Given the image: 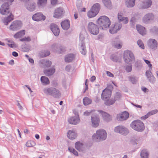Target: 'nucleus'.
<instances>
[{"label": "nucleus", "instance_id": "nucleus-1", "mask_svg": "<svg viewBox=\"0 0 158 158\" xmlns=\"http://www.w3.org/2000/svg\"><path fill=\"white\" fill-rule=\"evenodd\" d=\"M44 94L47 96H51L56 98L61 97V93L59 90L54 87H46L43 89Z\"/></svg>", "mask_w": 158, "mask_h": 158}, {"label": "nucleus", "instance_id": "nucleus-2", "mask_svg": "<svg viewBox=\"0 0 158 158\" xmlns=\"http://www.w3.org/2000/svg\"><path fill=\"white\" fill-rule=\"evenodd\" d=\"M107 133L105 130L100 129L97 131L96 133L94 134L92 138L93 140L99 142L105 140L107 137Z\"/></svg>", "mask_w": 158, "mask_h": 158}, {"label": "nucleus", "instance_id": "nucleus-3", "mask_svg": "<svg viewBox=\"0 0 158 158\" xmlns=\"http://www.w3.org/2000/svg\"><path fill=\"white\" fill-rule=\"evenodd\" d=\"M97 23L102 29L109 27L110 24L109 18L105 15L100 17L97 21Z\"/></svg>", "mask_w": 158, "mask_h": 158}, {"label": "nucleus", "instance_id": "nucleus-4", "mask_svg": "<svg viewBox=\"0 0 158 158\" xmlns=\"http://www.w3.org/2000/svg\"><path fill=\"white\" fill-rule=\"evenodd\" d=\"M130 126L134 130L139 132L143 131L145 129L143 123L139 120L133 121L131 123Z\"/></svg>", "mask_w": 158, "mask_h": 158}, {"label": "nucleus", "instance_id": "nucleus-5", "mask_svg": "<svg viewBox=\"0 0 158 158\" xmlns=\"http://www.w3.org/2000/svg\"><path fill=\"white\" fill-rule=\"evenodd\" d=\"M123 59L125 62L129 64L134 62L135 58L133 53L131 51L127 50L124 53Z\"/></svg>", "mask_w": 158, "mask_h": 158}, {"label": "nucleus", "instance_id": "nucleus-6", "mask_svg": "<svg viewBox=\"0 0 158 158\" xmlns=\"http://www.w3.org/2000/svg\"><path fill=\"white\" fill-rule=\"evenodd\" d=\"M89 31L92 34L97 35L99 33V30L97 26L93 23L89 22L88 24Z\"/></svg>", "mask_w": 158, "mask_h": 158}, {"label": "nucleus", "instance_id": "nucleus-7", "mask_svg": "<svg viewBox=\"0 0 158 158\" xmlns=\"http://www.w3.org/2000/svg\"><path fill=\"white\" fill-rule=\"evenodd\" d=\"M114 131L121 135H126L129 133L128 130L125 127L122 125L117 126L114 129Z\"/></svg>", "mask_w": 158, "mask_h": 158}, {"label": "nucleus", "instance_id": "nucleus-8", "mask_svg": "<svg viewBox=\"0 0 158 158\" xmlns=\"http://www.w3.org/2000/svg\"><path fill=\"white\" fill-rule=\"evenodd\" d=\"M10 11V6L7 2L3 4L0 8V13L2 15H6Z\"/></svg>", "mask_w": 158, "mask_h": 158}, {"label": "nucleus", "instance_id": "nucleus-9", "mask_svg": "<svg viewBox=\"0 0 158 158\" xmlns=\"http://www.w3.org/2000/svg\"><path fill=\"white\" fill-rule=\"evenodd\" d=\"M154 19V15L152 13H149L146 14L142 19L143 23L148 24L153 20Z\"/></svg>", "mask_w": 158, "mask_h": 158}, {"label": "nucleus", "instance_id": "nucleus-10", "mask_svg": "<svg viewBox=\"0 0 158 158\" xmlns=\"http://www.w3.org/2000/svg\"><path fill=\"white\" fill-rule=\"evenodd\" d=\"M51 48L54 51L60 53L64 52L65 50V47L60 44H53L51 46Z\"/></svg>", "mask_w": 158, "mask_h": 158}, {"label": "nucleus", "instance_id": "nucleus-11", "mask_svg": "<svg viewBox=\"0 0 158 158\" xmlns=\"http://www.w3.org/2000/svg\"><path fill=\"white\" fill-rule=\"evenodd\" d=\"M22 26L21 22L15 21L13 22L10 27V29L13 31H16L20 29Z\"/></svg>", "mask_w": 158, "mask_h": 158}, {"label": "nucleus", "instance_id": "nucleus-12", "mask_svg": "<svg viewBox=\"0 0 158 158\" xmlns=\"http://www.w3.org/2000/svg\"><path fill=\"white\" fill-rule=\"evenodd\" d=\"M129 117V113L124 111L117 115L116 118L118 121H122L126 120Z\"/></svg>", "mask_w": 158, "mask_h": 158}, {"label": "nucleus", "instance_id": "nucleus-13", "mask_svg": "<svg viewBox=\"0 0 158 158\" xmlns=\"http://www.w3.org/2000/svg\"><path fill=\"white\" fill-rule=\"evenodd\" d=\"M122 27V24L120 23H116L114 26H111V27L109 31L112 34L116 33Z\"/></svg>", "mask_w": 158, "mask_h": 158}, {"label": "nucleus", "instance_id": "nucleus-14", "mask_svg": "<svg viewBox=\"0 0 158 158\" xmlns=\"http://www.w3.org/2000/svg\"><path fill=\"white\" fill-rule=\"evenodd\" d=\"M91 120L92 126L93 127H97L99 123V118L97 115H94L91 116Z\"/></svg>", "mask_w": 158, "mask_h": 158}, {"label": "nucleus", "instance_id": "nucleus-15", "mask_svg": "<svg viewBox=\"0 0 158 158\" xmlns=\"http://www.w3.org/2000/svg\"><path fill=\"white\" fill-rule=\"evenodd\" d=\"M148 46L152 49L155 50L157 47L158 44L157 41L154 39H150L148 42Z\"/></svg>", "mask_w": 158, "mask_h": 158}, {"label": "nucleus", "instance_id": "nucleus-16", "mask_svg": "<svg viewBox=\"0 0 158 158\" xmlns=\"http://www.w3.org/2000/svg\"><path fill=\"white\" fill-rule=\"evenodd\" d=\"M64 14V10L62 7H59L55 9L53 17L58 18Z\"/></svg>", "mask_w": 158, "mask_h": 158}, {"label": "nucleus", "instance_id": "nucleus-17", "mask_svg": "<svg viewBox=\"0 0 158 158\" xmlns=\"http://www.w3.org/2000/svg\"><path fill=\"white\" fill-rule=\"evenodd\" d=\"M69 123L73 125H76L80 122V119L78 115L69 118L68 120Z\"/></svg>", "mask_w": 158, "mask_h": 158}, {"label": "nucleus", "instance_id": "nucleus-18", "mask_svg": "<svg viewBox=\"0 0 158 158\" xmlns=\"http://www.w3.org/2000/svg\"><path fill=\"white\" fill-rule=\"evenodd\" d=\"M46 17L44 15L41 13H36L34 14L32 16V19L34 20L35 21H39L42 20H45Z\"/></svg>", "mask_w": 158, "mask_h": 158}, {"label": "nucleus", "instance_id": "nucleus-19", "mask_svg": "<svg viewBox=\"0 0 158 158\" xmlns=\"http://www.w3.org/2000/svg\"><path fill=\"white\" fill-rule=\"evenodd\" d=\"M50 29L55 36L59 35L60 30L57 25L54 23H52L50 25Z\"/></svg>", "mask_w": 158, "mask_h": 158}, {"label": "nucleus", "instance_id": "nucleus-20", "mask_svg": "<svg viewBox=\"0 0 158 158\" xmlns=\"http://www.w3.org/2000/svg\"><path fill=\"white\" fill-rule=\"evenodd\" d=\"M98 112L101 114L103 119L104 121L108 122L111 120V117L108 113L101 110H98Z\"/></svg>", "mask_w": 158, "mask_h": 158}, {"label": "nucleus", "instance_id": "nucleus-21", "mask_svg": "<svg viewBox=\"0 0 158 158\" xmlns=\"http://www.w3.org/2000/svg\"><path fill=\"white\" fill-rule=\"evenodd\" d=\"M152 5L151 0H145L139 7L140 9H146L149 8Z\"/></svg>", "mask_w": 158, "mask_h": 158}, {"label": "nucleus", "instance_id": "nucleus-22", "mask_svg": "<svg viewBox=\"0 0 158 158\" xmlns=\"http://www.w3.org/2000/svg\"><path fill=\"white\" fill-rule=\"evenodd\" d=\"M75 147L79 151L82 152L85 150L86 146L80 142H77L75 143Z\"/></svg>", "mask_w": 158, "mask_h": 158}, {"label": "nucleus", "instance_id": "nucleus-23", "mask_svg": "<svg viewBox=\"0 0 158 158\" xmlns=\"http://www.w3.org/2000/svg\"><path fill=\"white\" fill-rule=\"evenodd\" d=\"M111 92L108 89H105L103 90L101 95V97L103 99H106L110 97L111 96Z\"/></svg>", "mask_w": 158, "mask_h": 158}, {"label": "nucleus", "instance_id": "nucleus-24", "mask_svg": "<svg viewBox=\"0 0 158 158\" xmlns=\"http://www.w3.org/2000/svg\"><path fill=\"white\" fill-rule=\"evenodd\" d=\"M146 74L149 81L152 83H154L156 79L152 75V72L150 71H147L146 72Z\"/></svg>", "mask_w": 158, "mask_h": 158}, {"label": "nucleus", "instance_id": "nucleus-25", "mask_svg": "<svg viewBox=\"0 0 158 158\" xmlns=\"http://www.w3.org/2000/svg\"><path fill=\"white\" fill-rule=\"evenodd\" d=\"M62 28L64 30H67L70 27V22L68 20L63 21L61 23Z\"/></svg>", "mask_w": 158, "mask_h": 158}, {"label": "nucleus", "instance_id": "nucleus-26", "mask_svg": "<svg viewBox=\"0 0 158 158\" xmlns=\"http://www.w3.org/2000/svg\"><path fill=\"white\" fill-rule=\"evenodd\" d=\"M157 112L158 110H152L149 112L144 116L141 117L140 118L141 120H144L148 118L150 116L155 114L157 113Z\"/></svg>", "mask_w": 158, "mask_h": 158}, {"label": "nucleus", "instance_id": "nucleus-27", "mask_svg": "<svg viewBox=\"0 0 158 158\" xmlns=\"http://www.w3.org/2000/svg\"><path fill=\"white\" fill-rule=\"evenodd\" d=\"M136 29L138 31L141 35H144L146 33V30L145 27L139 25H136Z\"/></svg>", "mask_w": 158, "mask_h": 158}, {"label": "nucleus", "instance_id": "nucleus-28", "mask_svg": "<svg viewBox=\"0 0 158 158\" xmlns=\"http://www.w3.org/2000/svg\"><path fill=\"white\" fill-rule=\"evenodd\" d=\"M13 15L10 13L9 16L7 18H5L2 20L3 22L5 25H7L10 22L13 20Z\"/></svg>", "mask_w": 158, "mask_h": 158}, {"label": "nucleus", "instance_id": "nucleus-29", "mask_svg": "<svg viewBox=\"0 0 158 158\" xmlns=\"http://www.w3.org/2000/svg\"><path fill=\"white\" fill-rule=\"evenodd\" d=\"M67 136L69 139L73 140L76 138L77 134L74 131L69 130L67 133Z\"/></svg>", "mask_w": 158, "mask_h": 158}, {"label": "nucleus", "instance_id": "nucleus-30", "mask_svg": "<svg viewBox=\"0 0 158 158\" xmlns=\"http://www.w3.org/2000/svg\"><path fill=\"white\" fill-rule=\"evenodd\" d=\"M47 3V0H37V4L39 8H42L45 6Z\"/></svg>", "mask_w": 158, "mask_h": 158}, {"label": "nucleus", "instance_id": "nucleus-31", "mask_svg": "<svg viewBox=\"0 0 158 158\" xmlns=\"http://www.w3.org/2000/svg\"><path fill=\"white\" fill-rule=\"evenodd\" d=\"M55 72V69L52 67L49 69H45L44 72V74L47 76H50L53 75Z\"/></svg>", "mask_w": 158, "mask_h": 158}, {"label": "nucleus", "instance_id": "nucleus-32", "mask_svg": "<svg viewBox=\"0 0 158 158\" xmlns=\"http://www.w3.org/2000/svg\"><path fill=\"white\" fill-rule=\"evenodd\" d=\"M75 57L74 55L73 54H68L65 57V60L66 62H71Z\"/></svg>", "mask_w": 158, "mask_h": 158}, {"label": "nucleus", "instance_id": "nucleus-33", "mask_svg": "<svg viewBox=\"0 0 158 158\" xmlns=\"http://www.w3.org/2000/svg\"><path fill=\"white\" fill-rule=\"evenodd\" d=\"M135 0H125V4L129 8L133 7L135 5Z\"/></svg>", "mask_w": 158, "mask_h": 158}, {"label": "nucleus", "instance_id": "nucleus-34", "mask_svg": "<svg viewBox=\"0 0 158 158\" xmlns=\"http://www.w3.org/2000/svg\"><path fill=\"white\" fill-rule=\"evenodd\" d=\"M35 4L33 2L29 3L26 6L27 9L30 11L34 10L35 8Z\"/></svg>", "mask_w": 158, "mask_h": 158}, {"label": "nucleus", "instance_id": "nucleus-35", "mask_svg": "<svg viewBox=\"0 0 158 158\" xmlns=\"http://www.w3.org/2000/svg\"><path fill=\"white\" fill-rule=\"evenodd\" d=\"M92 10L98 13L101 9V6L98 3L94 4L91 8Z\"/></svg>", "mask_w": 158, "mask_h": 158}, {"label": "nucleus", "instance_id": "nucleus-36", "mask_svg": "<svg viewBox=\"0 0 158 158\" xmlns=\"http://www.w3.org/2000/svg\"><path fill=\"white\" fill-rule=\"evenodd\" d=\"M98 14V13L92 10L91 8L88 12L87 13L88 16L90 18L95 17Z\"/></svg>", "mask_w": 158, "mask_h": 158}, {"label": "nucleus", "instance_id": "nucleus-37", "mask_svg": "<svg viewBox=\"0 0 158 158\" xmlns=\"http://www.w3.org/2000/svg\"><path fill=\"white\" fill-rule=\"evenodd\" d=\"M40 80L43 85H46L50 83L48 78L45 76H42L41 77Z\"/></svg>", "mask_w": 158, "mask_h": 158}, {"label": "nucleus", "instance_id": "nucleus-38", "mask_svg": "<svg viewBox=\"0 0 158 158\" xmlns=\"http://www.w3.org/2000/svg\"><path fill=\"white\" fill-rule=\"evenodd\" d=\"M25 34V31L24 30H23L16 33L14 36V37L18 39L22 37Z\"/></svg>", "mask_w": 158, "mask_h": 158}, {"label": "nucleus", "instance_id": "nucleus-39", "mask_svg": "<svg viewBox=\"0 0 158 158\" xmlns=\"http://www.w3.org/2000/svg\"><path fill=\"white\" fill-rule=\"evenodd\" d=\"M81 47L80 48V51L81 53L83 55H85L86 53V48L85 47L84 43H82L80 44Z\"/></svg>", "mask_w": 158, "mask_h": 158}, {"label": "nucleus", "instance_id": "nucleus-40", "mask_svg": "<svg viewBox=\"0 0 158 158\" xmlns=\"http://www.w3.org/2000/svg\"><path fill=\"white\" fill-rule=\"evenodd\" d=\"M50 54V52L48 50L41 51L40 53V55L41 57H44L49 56Z\"/></svg>", "mask_w": 158, "mask_h": 158}, {"label": "nucleus", "instance_id": "nucleus-41", "mask_svg": "<svg viewBox=\"0 0 158 158\" xmlns=\"http://www.w3.org/2000/svg\"><path fill=\"white\" fill-rule=\"evenodd\" d=\"M104 6L107 8H110L112 6V4L110 0H102Z\"/></svg>", "mask_w": 158, "mask_h": 158}, {"label": "nucleus", "instance_id": "nucleus-42", "mask_svg": "<svg viewBox=\"0 0 158 158\" xmlns=\"http://www.w3.org/2000/svg\"><path fill=\"white\" fill-rule=\"evenodd\" d=\"M140 156L142 158H148V154L147 150H142L140 153Z\"/></svg>", "mask_w": 158, "mask_h": 158}, {"label": "nucleus", "instance_id": "nucleus-43", "mask_svg": "<svg viewBox=\"0 0 158 158\" xmlns=\"http://www.w3.org/2000/svg\"><path fill=\"white\" fill-rule=\"evenodd\" d=\"M83 102L85 105H88L90 104L92 102V100L87 97L84 98Z\"/></svg>", "mask_w": 158, "mask_h": 158}, {"label": "nucleus", "instance_id": "nucleus-44", "mask_svg": "<svg viewBox=\"0 0 158 158\" xmlns=\"http://www.w3.org/2000/svg\"><path fill=\"white\" fill-rule=\"evenodd\" d=\"M115 100L113 99H111L107 100L105 104L107 106H110L113 104L115 103Z\"/></svg>", "mask_w": 158, "mask_h": 158}, {"label": "nucleus", "instance_id": "nucleus-45", "mask_svg": "<svg viewBox=\"0 0 158 158\" xmlns=\"http://www.w3.org/2000/svg\"><path fill=\"white\" fill-rule=\"evenodd\" d=\"M111 60L115 62H120V59L118 56L114 55H112L111 57Z\"/></svg>", "mask_w": 158, "mask_h": 158}, {"label": "nucleus", "instance_id": "nucleus-46", "mask_svg": "<svg viewBox=\"0 0 158 158\" xmlns=\"http://www.w3.org/2000/svg\"><path fill=\"white\" fill-rule=\"evenodd\" d=\"M121 97V96L120 93L119 92H116L114 95L113 99L115 100V101L119 100L120 99Z\"/></svg>", "mask_w": 158, "mask_h": 158}, {"label": "nucleus", "instance_id": "nucleus-47", "mask_svg": "<svg viewBox=\"0 0 158 158\" xmlns=\"http://www.w3.org/2000/svg\"><path fill=\"white\" fill-rule=\"evenodd\" d=\"M35 143L33 141H28L26 143V145L27 147H33L35 145Z\"/></svg>", "mask_w": 158, "mask_h": 158}, {"label": "nucleus", "instance_id": "nucleus-48", "mask_svg": "<svg viewBox=\"0 0 158 158\" xmlns=\"http://www.w3.org/2000/svg\"><path fill=\"white\" fill-rule=\"evenodd\" d=\"M150 32L152 33L158 34V27L154 26L150 29Z\"/></svg>", "mask_w": 158, "mask_h": 158}, {"label": "nucleus", "instance_id": "nucleus-49", "mask_svg": "<svg viewBox=\"0 0 158 158\" xmlns=\"http://www.w3.org/2000/svg\"><path fill=\"white\" fill-rule=\"evenodd\" d=\"M129 78L130 81L133 84L135 83L137 81V79L134 77H129Z\"/></svg>", "mask_w": 158, "mask_h": 158}, {"label": "nucleus", "instance_id": "nucleus-50", "mask_svg": "<svg viewBox=\"0 0 158 158\" xmlns=\"http://www.w3.org/2000/svg\"><path fill=\"white\" fill-rule=\"evenodd\" d=\"M77 8L78 11L81 9L82 6V4L81 2L80 1H77L76 3Z\"/></svg>", "mask_w": 158, "mask_h": 158}, {"label": "nucleus", "instance_id": "nucleus-51", "mask_svg": "<svg viewBox=\"0 0 158 158\" xmlns=\"http://www.w3.org/2000/svg\"><path fill=\"white\" fill-rule=\"evenodd\" d=\"M138 45L142 49L144 48V47L142 41L141 40H139L137 42Z\"/></svg>", "mask_w": 158, "mask_h": 158}, {"label": "nucleus", "instance_id": "nucleus-52", "mask_svg": "<svg viewBox=\"0 0 158 158\" xmlns=\"http://www.w3.org/2000/svg\"><path fill=\"white\" fill-rule=\"evenodd\" d=\"M19 40L22 42L26 41L28 42L31 40V39L29 37H25L22 39H20Z\"/></svg>", "mask_w": 158, "mask_h": 158}, {"label": "nucleus", "instance_id": "nucleus-53", "mask_svg": "<svg viewBox=\"0 0 158 158\" xmlns=\"http://www.w3.org/2000/svg\"><path fill=\"white\" fill-rule=\"evenodd\" d=\"M113 46L116 48L120 49L122 47V45L119 43L114 42L113 44Z\"/></svg>", "mask_w": 158, "mask_h": 158}, {"label": "nucleus", "instance_id": "nucleus-54", "mask_svg": "<svg viewBox=\"0 0 158 158\" xmlns=\"http://www.w3.org/2000/svg\"><path fill=\"white\" fill-rule=\"evenodd\" d=\"M44 64L46 67H49L51 66L52 64V62L50 61L46 60Z\"/></svg>", "mask_w": 158, "mask_h": 158}, {"label": "nucleus", "instance_id": "nucleus-55", "mask_svg": "<svg viewBox=\"0 0 158 158\" xmlns=\"http://www.w3.org/2000/svg\"><path fill=\"white\" fill-rule=\"evenodd\" d=\"M132 66L131 65H127L126 67V70L127 72H131L132 70Z\"/></svg>", "mask_w": 158, "mask_h": 158}, {"label": "nucleus", "instance_id": "nucleus-56", "mask_svg": "<svg viewBox=\"0 0 158 158\" xmlns=\"http://www.w3.org/2000/svg\"><path fill=\"white\" fill-rule=\"evenodd\" d=\"M85 39V37L84 35L82 34H81L80 35V40L81 41L80 44H81L82 43H84L83 42Z\"/></svg>", "mask_w": 158, "mask_h": 158}, {"label": "nucleus", "instance_id": "nucleus-57", "mask_svg": "<svg viewBox=\"0 0 158 158\" xmlns=\"http://www.w3.org/2000/svg\"><path fill=\"white\" fill-rule=\"evenodd\" d=\"M143 60L146 63V64H147L149 68V69H152V65L150 63V62L148 60H145L144 59H143Z\"/></svg>", "mask_w": 158, "mask_h": 158}, {"label": "nucleus", "instance_id": "nucleus-58", "mask_svg": "<svg viewBox=\"0 0 158 158\" xmlns=\"http://www.w3.org/2000/svg\"><path fill=\"white\" fill-rule=\"evenodd\" d=\"M122 21L124 23L126 24L128 22V19L127 17H124Z\"/></svg>", "mask_w": 158, "mask_h": 158}, {"label": "nucleus", "instance_id": "nucleus-59", "mask_svg": "<svg viewBox=\"0 0 158 158\" xmlns=\"http://www.w3.org/2000/svg\"><path fill=\"white\" fill-rule=\"evenodd\" d=\"M118 20L120 21H122L124 17H123L121 15H120L119 14H118Z\"/></svg>", "mask_w": 158, "mask_h": 158}, {"label": "nucleus", "instance_id": "nucleus-60", "mask_svg": "<svg viewBox=\"0 0 158 158\" xmlns=\"http://www.w3.org/2000/svg\"><path fill=\"white\" fill-rule=\"evenodd\" d=\"M106 73L107 75L108 76L112 77H113L114 76V75L110 72L106 71Z\"/></svg>", "mask_w": 158, "mask_h": 158}, {"label": "nucleus", "instance_id": "nucleus-61", "mask_svg": "<svg viewBox=\"0 0 158 158\" xmlns=\"http://www.w3.org/2000/svg\"><path fill=\"white\" fill-rule=\"evenodd\" d=\"M23 49L24 52H28L30 50V48L28 47H24Z\"/></svg>", "mask_w": 158, "mask_h": 158}, {"label": "nucleus", "instance_id": "nucleus-62", "mask_svg": "<svg viewBox=\"0 0 158 158\" xmlns=\"http://www.w3.org/2000/svg\"><path fill=\"white\" fill-rule=\"evenodd\" d=\"M57 2V0H51V3L52 5H55Z\"/></svg>", "mask_w": 158, "mask_h": 158}, {"label": "nucleus", "instance_id": "nucleus-63", "mask_svg": "<svg viewBox=\"0 0 158 158\" xmlns=\"http://www.w3.org/2000/svg\"><path fill=\"white\" fill-rule=\"evenodd\" d=\"M8 46L11 48H13L14 47H16V45L15 44H8Z\"/></svg>", "mask_w": 158, "mask_h": 158}, {"label": "nucleus", "instance_id": "nucleus-64", "mask_svg": "<svg viewBox=\"0 0 158 158\" xmlns=\"http://www.w3.org/2000/svg\"><path fill=\"white\" fill-rule=\"evenodd\" d=\"M95 79H96L95 77L94 76H92L91 77V78H90V80L91 82H93L95 80Z\"/></svg>", "mask_w": 158, "mask_h": 158}]
</instances>
